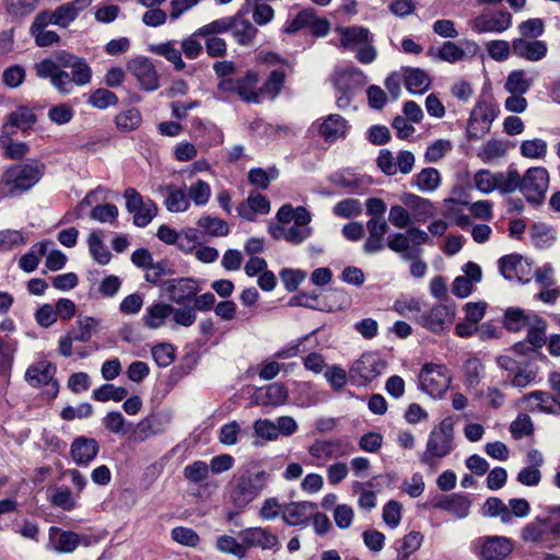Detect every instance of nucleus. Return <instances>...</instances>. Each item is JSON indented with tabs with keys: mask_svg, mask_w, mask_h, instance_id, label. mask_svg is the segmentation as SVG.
<instances>
[{
	"mask_svg": "<svg viewBox=\"0 0 560 560\" xmlns=\"http://www.w3.org/2000/svg\"><path fill=\"white\" fill-rule=\"evenodd\" d=\"M453 318L454 312L451 307L435 304L429 311L422 312L421 316H418V324L434 334H440L448 327Z\"/></svg>",
	"mask_w": 560,
	"mask_h": 560,
	"instance_id": "obj_13",
	"label": "nucleus"
},
{
	"mask_svg": "<svg viewBox=\"0 0 560 560\" xmlns=\"http://www.w3.org/2000/svg\"><path fill=\"white\" fill-rule=\"evenodd\" d=\"M91 3L92 0H73L58 7L54 10L57 25L67 27L78 18L79 13L89 8Z\"/></svg>",
	"mask_w": 560,
	"mask_h": 560,
	"instance_id": "obj_30",
	"label": "nucleus"
},
{
	"mask_svg": "<svg viewBox=\"0 0 560 560\" xmlns=\"http://www.w3.org/2000/svg\"><path fill=\"white\" fill-rule=\"evenodd\" d=\"M89 103L98 109H105L118 103V97L115 93L106 89H97L91 93Z\"/></svg>",
	"mask_w": 560,
	"mask_h": 560,
	"instance_id": "obj_61",
	"label": "nucleus"
},
{
	"mask_svg": "<svg viewBox=\"0 0 560 560\" xmlns=\"http://www.w3.org/2000/svg\"><path fill=\"white\" fill-rule=\"evenodd\" d=\"M329 182L349 192H359L363 186V179L350 172H336L329 176Z\"/></svg>",
	"mask_w": 560,
	"mask_h": 560,
	"instance_id": "obj_43",
	"label": "nucleus"
},
{
	"mask_svg": "<svg viewBox=\"0 0 560 560\" xmlns=\"http://www.w3.org/2000/svg\"><path fill=\"white\" fill-rule=\"evenodd\" d=\"M388 229L389 226L386 220H369L366 222L369 236L363 246L366 254H375L385 247L384 235L387 233Z\"/></svg>",
	"mask_w": 560,
	"mask_h": 560,
	"instance_id": "obj_25",
	"label": "nucleus"
},
{
	"mask_svg": "<svg viewBox=\"0 0 560 560\" xmlns=\"http://www.w3.org/2000/svg\"><path fill=\"white\" fill-rule=\"evenodd\" d=\"M46 165L38 160L8 167L0 177V198L21 197L33 189L43 178Z\"/></svg>",
	"mask_w": 560,
	"mask_h": 560,
	"instance_id": "obj_1",
	"label": "nucleus"
},
{
	"mask_svg": "<svg viewBox=\"0 0 560 560\" xmlns=\"http://www.w3.org/2000/svg\"><path fill=\"white\" fill-rule=\"evenodd\" d=\"M172 312V305L158 303L148 307L147 313L142 319L147 327L156 329L164 324L165 318H167Z\"/></svg>",
	"mask_w": 560,
	"mask_h": 560,
	"instance_id": "obj_38",
	"label": "nucleus"
},
{
	"mask_svg": "<svg viewBox=\"0 0 560 560\" xmlns=\"http://www.w3.org/2000/svg\"><path fill=\"white\" fill-rule=\"evenodd\" d=\"M317 130L325 141L334 142L346 136L348 122L340 115L330 114L320 124H318Z\"/></svg>",
	"mask_w": 560,
	"mask_h": 560,
	"instance_id": "obj_26",
	"label": "nucleus"
},
{
	"mask_svg": "<svg viewBox=\"0 0 560 560\" xmlns=\"http://www.w3.org/2000/svg\"><path fill=\"white\" fill-rule=\"evenodd\" d=\"M481 560H504L513 550L512 540L503 536H489L479 539Z\"/></svg>",
	"mask_w": 560,
	"mask_h": 560,
	"instance_id": "obj_14",
	"label": "nucleus"
},
{
	"mask_svg": "<svg viewBox=\"0 0 560 560\" xmlns=\"http://www.w3.org/2000/svg\"><path fill=\"white\" fill-rule=\"evenodd\" d=\"M385 366V361L377 353H364L349 369V382L355 386H364L381 375Z\"/></svg>",
	"mask_w": 560,
	"mask_h": 560,
	"instance_id": "obj_6",
	"label": "nucleus"
},
{
	"mask_svg": "<svg viewBox=\"0 0 560 560\" xmlns=\"http://www.w3.org/2000/svg\"><path fill=\"white\" fill-rule=\"evenodd\" d=\"M268 474L264 470L252 472L246 470L234 477L231 499L236 506L243 508L250 503L265 488Z\"/></svg>",
	"mask_w": 560,
	"mask_h": 560,
	"instance_id": "obj_3",
	"label": "nucleus"
},
{
	"mask_svg": "<svg viewBox=\"0 0 560 560\" xmlns=\"http://www.w3.org/2000/svg\"><path fill=\"white\" fill-rule=\"evenodd\" d=\"M546 328V320L538 315H533L532 323L527 327V341L535 348H541L547 341Z\"/></svg>",
	"mask_w": 560,
	"mask_h": 560,
	"instance_id": "obj_41",
	"label": "nucleus"
},
{
	"mask_svg": "<svg viewBox=\"0 0 560 560\" xmlns=\"http://www.w3.org/2000/svg\"><path fill=\"white\" fill-rule=\"evenodd\" d=\"M151 51L159 56H163L167 61L173 63L176 71L184 70L186 66L182 58V51L178 50L172 42L152 46Z\"/></svg>",
	"mask_w": 560,
	"mask_h": 560,
	"instance_id": "obj_42",
	"label": "nucleus"
},
{
	"mask_svg": "<svg viewBox=\"0 0 560 560\" xmlns=\"http://www.w3.org/2000/svg\"><path fill=\"white\" fill-rule=\"evenodd\" d=\"M98 320L91 316L79 317L75 327L69 330L73 339L79 342H88L97 332Z\"/></svg>",
	"mask_w": 560,
	"mask_h": 560,
	"instance_id": "obj_36",
	"label": "nucleus"
},
{
	"mask_svg": "<svg viewBox=\"0 0 560 560\" xmlns=\"http://www.w3.org/2000/svg\"><path fill=\"white\" fill-rule=\"evenodd\" d=\"M520 150L524 158L544 159L547 154V142L542 139L525 140Z\"/></svg>",
	"mask_w": 560,
	"mask_h": 560,
	"instance_id": "obj_60",
	"label": "nucleus"
},
{
	"mask_svg": "<svg viewBox=\"0 0 560 560\" xmlns=\"http://www.w3.org/2000/svg\"><path fill=\"white\" fill-rule=\"evenodd\" d=\"M258 74L253 71H247L242 78H225L218 84V91L222 94L238 95L241 100L246 103H258L259 92L256 89L258 83Z\"/></svg>",
	"mask_w": 560,
	"mask_h": 560,
	"instance_id": "obj_7",
	"label": "nucleus"
},
{
	"mask_svg": "<svg viewBox=\"0 0 560 560\" xmlns=\"http://www.w3.org/2000/svg\"><path fill=\"white\" fill-rule=\"evenodd\" d=\"M512 52L518 58L535 62L547 56L548 47L544 40L515 38L512 40Z\"/></svg>",
	"mask_w": 560,
	"mask_h": 560,
	"instance_id": "obj_18",
	"label": "nucleus"
},
{
	"mask_svg": "<svg viewBox=\"0 0 560 560\" xmlns=\"http://www.w3.org/2000/svg\"><path fill=\"white\" fill-rule=\"evenodd\" d=\"M420 387L434 398H441L448 389L452 376L444 364L427 363L419 374Z\"/></svg>",
	"mask_w": 560,
	"mask_h": 560,
	"instance_id": "obj_5",
	"label": "nucleus"
},
{
	"mask_svg": "<svg viewBox=\"0 0 560 560\" xmlns=\"http://www.w3.org/2000/svg\"><path fill=\"white\" fill-rule=\"evenodd\" d=\"M423 535L420 532L412 530L405 535L400 540V546L397 548V552L399 555L410 557L421 547Z\"/></svg>",
	"mask_w": 560,
	"mask_h": 560,
	"instance_id": "obj_62",
	"label": "nucleus"
},
{
	"mask_svg": "<svg viewBox=\"0 0 560 560\" xmlns=\"http://www.w3.org/2000/svg\"><path fill=\"white\" fill-rule=\"evenodd\" d=\"M432 506L454 514L457 518H464L469 513V500L459 493L441 495L433 500Z\"/></svg>",
	"mask_w": 560,
	"mask_h": 560,
	"instance_id": "obj_21",
	"label": "nucleus"
},
{
	"mask_svg": "<svg viewBox=\"0 0 560 560\" xmlns=\"http://www.w3.org/2000/svg\"><path fill=\"white\" fill-rule=\"evenodd\" d=\"M341 447L342 443L339 440H316L308 447V453L320 464H324L334 458L345 456L347 453Z\"/></svg>",
	"mask_w": 560,
	"mask_h": 560,
	"instance_id": "obj_22",
	"label": "nucleus"
},
{
	"mask_svg": "<svg viewBox=\"0 0 560 560\" xmlns=\"http://www.w3.org/2000/svg\"><path fill=\"white\" fill-rule=\"evenodd\" d=\"M537 369L535 364L523 361L521 366L510 376L511 384L517 388H524L535 381Z\"/></svg>",
	"mask_w": 560,
	"mask_h": 560,
	"instance_id": "obj_44",
	"label": "nucleus"
},
{
	"mask_svg": "<svg viewBox=\"0 0 560 560\" xmlns=\"http://www.w3.org/2000/svg\"><path fill=\"white\" fill-rule=\"evenodd\" d=\"M534 314H527L518 307H509L504 313L503 324L509 331L517 332L528 327Z\"/></svg>",
	"mask_w": 560,
	"mask_h": 560,
	"instance_id": "obj_35",
	"label": "nucleus"
},
{
	"mask_svg": "<svg viewBox=\"0 0 560 560\" xmlns=\"http://www.w3.org/2000/svg\"><path fill=\"white\" fill-rule=\"evenodd\" d=\"M400 200L410 210L413 224L425 223L435 215V207L428 199L407 192L401 196Z\"/></svg>",
	"mask_w": 560,
	"mask_h": 560,
	"instance_id": "obj_17",
	"label": "nucleus"
},
{
	"mask_svg": "<svg viewBox=\"0 0 560 560\" xmlns=\"http://www.w3.org/2000/svg\"><path fill=\"white\" fill-rule=\"evenodd\" d=\"M232 23L230 32L235 42L242 46H252L258 30L240 13L232 16Z\"/></svg>",
	"mask_w": 560,
	"mask_h": 560,
	"instance_id": "obj_28",
	"label": "nucleus"
},
{
	"mask_svg": "<svg viewBox=\"0 0 560 560\" xmlns=\"http://www.w3.org/2000/svg\"><path fill=\"white\" fill-rule=\"evenodd\" d=\"M88 242L90 253L98 264L106 265L110 261L112 254L96 232L90 234Z\"/></svg>",
	"mask_w": 560,
	"mask_h": 560,
	"instance_id": "obj_53",
	"label": "nucleus"
},
{
	"mask_svg": "<svg viewBox=\"0 0 560 560\" xmlns=\"http://www.w3.org/2000/svg\"><path fill=\"white\" fill-rule=\"evenodd\" d=\"M388 221L393 226L399 230L408 229L413 225L410 210L399 205L392 206L388 213Z\"/></svg>",
	"mask_w": 560,
	"mask_h": 560,
	"instance_id": "obj_54",
	"label": "nucleus"
},
{
	"mask_svg": "<svg viewBox=\"0 0 560 560\" xmlns=\"http://www.w3.org/2000/svg\"><path fill=\"white\" fill-rule=\"evenodd\" d=\"M454 425V418L446 417L431 430L425 450L419 458L421 464L436 468L440 462L455 450Z\"/></svg>",
	"mask_w": 560,
	"mask_h": 560,
	"instance_id": "obj_2",
	"label": "nucleus"
},
{
	"mask_svg": "<svg viewBox=\"0 0 560 560\" xmlns=\"http://www.w3.org/2000/svg\"><path fill=\"white\" fill-rule=\"evenodd\" d=\"M312 214L305 207H298L295 222L288 226L287 242L292 245H300L308 240L313 234V228L310 226Z\"/></svg>",
	"mask_w": 560,
	"mask_h": 560,
	"instance_id": "obj_16",
	"label": "nucleus"
},
{
	"mask_svg": "<svg viewBox=\"0 0 560 560\" xmlns=\"http://www.w3.org/2000/svg\"><path fill=\"white\" fill-rule=\"evenodd\" d=\"M533 81L524 70H513L506 78L505 90L511 94H525L532 88Z\"/></svg>",
	"mask_w": 560,
	"mask_h": 560,
	"instance_id": "obj_39",
	"label": "nucleus"
},
{
	"mask_svg": "<svg viewBox=\"0 0 560 560\" xmlns=\"http://www.w3.org/2000/svg\"><path fill=\"white\" fill-rule=\"evenodd\" d=\"M521 174L514 167L497 173V190L502 195L520 191Z\"/></svg>",
	"mask_w": 560,
	"mask_h": 560,
	"instance_id": "obj_37",
	"label": "nucleus"
},
{
	"mask_svg": "<svg viewBox=\"0 0 560 560\" xmlns=\"http://www.w3.org/2000/svg\"><path fill=\"white\" fill-rule=\"evenodd\" d=\"M486 49L491 59L502 62L509 59L512 44L503 39H493L486 44Z\"/></svg>",
	"mask_w": 560,
	"mask_h": 560,
	"instance_id": "obj_59",
	"label": "nucleus"
},
{
	"mask_svg": "<svg viewBox=\"0 0 560 560\" xmlns=\"http://www.w3.org/2000/svg\"><path fill=\"white\" fill-rule=\"evenodd\" d=\"M387 247L396 254H399L401 259H412L417 254H422V249L410 246V238L408 230L406 233H392L387 237Z\"/></svg>",
	"mask_w": 560,
	"mask_h": 560,
	"instance_id": "obj_31",
	"label": "nucleus"
},
{
	"mask_svg": "<svg viewBox=\"0 0 560 560\" xmlns=\"http://www.w3.org/2000/svg\"><path fill=\"white\" fill-rule=\"evenodd\" d=\"M332 213L339 218L351 219L362 213V206L358 199H343L334 206Z\"/></svg>",
	"mask_w": 560,
	"mask_h": 560,
	"instance_id": "obj_56",
	"label": "nucleus"
},
{
	"mask_svg": "<svg viewBox=\"0 0 560 560\" xmlns=\"http://www.w3.org/2000/svg\"><path fill=\"white\" fill-rule=\"evenodd\" d=\"M270 211V201L258 191H252L246 201L237 207V213L247 221H254L257 214H267Z\"/></svg>",
	"mask_w": 560,
	"mask_h": 560,
	"instance_id": "obj_20",
	"label": "nucleus"
},
{
	"mask_svg": "<svg viewBox=\"0 0 560 560\" xmlns=\"http://www.w3.org/2000/svg\"><path fill=\"white\" fill-rule=\"evenodd\" d=\"M128 395V390L121 386H115L114 384H104L93 390L92 397L97 401H121Z\"/></svg>",
	"mask_w": 560,
	"mask_h": 560,
	"instance_id": "obj_47",
	"label": "nucleus"
},
{
	"mask_svg": "<svg viewBox=\"0 0 560 560\" xmlns=\"http://www.w3.org/2000/svg\"><path fill=\"white\" fill-rule=\"evenodd\" d=\"M45 252L46 245L43 243L32 246V248L20 258L19 265L21 269L26 272L34 271L39 264V257L45 255Z\"/></svg>",
	"mask_w": 560,
	"mask_h": 560,
	"instance_id": "obj_58",
	"label": "nucleus"
},
{
	"mask_svg": "<svg viewBox=\"0 0 560 560\" xmlns=\"http://www.w3.org/2000/svg\"><path fill=\"white\" fill-rule=\"evenodd\" d=\"M164 189L167 192L164 205L170 212H184L188 210L190 200L184 188H178L175 185H167Z\"/></svg>",
	"mask_w": 560,
	"mask_h": 560,
	"instance_id": "obj_33",
	"label": "nucleus"
},
{
	"mask_svg": "<svg viewBox=\"0 0 560 560\" xmlns=\"http://www.w3.org/2000/svg\"><path fill=\"white\" fill-rule=\"evenodd\" d=\"M49 540L54 550L65 553L74 551L80 544L79 535L77 533L61 530L58 527L50 528Z\"/></svg>",
	"mask_w": 560,
	"mask_h": 560,
	"instance_id": "obj_29",
	"label": "nucleus"
},
{
	"mask_svg": "<svg viewBox=\"0 0 560 560\" xmlns=\"http://www.w3.org/2000/svg\"><path fill=\"white\" fill-rule=\"evenodd\" d=\"M512 14L506 10L485 11L467 22L477 34L503 33L512 25Z\"/></svg>",
	"mask_w": 560,
	"mask_h": 560,
	"instance_id": "obj_8",
	"label": "nucleus"
},
{
	"mask_svg": "<svg viewBox=\"0 0 560 560\" xmlns=\"http://www.w3.org/2000/svg\"><path fill=\"white\" fill-rule=\"evenodd\" d=\"M100 445L95 439L78 436L71 444V457L75 464L88 466L97 455Z\"/></svg>",
	"mask_w": 560,
	"mask_h": 560,
	"instance_id": "obj_19",
	"label": "nucleus"
},
{
	"mask_svg": "<svg viewBox=\"0 0 560 560\" xmlns=\"http://www.w3.org/2000/svg\"><path fill=\"white\" fill-rule=\"evenodd\" d=\"M536 521L546 527L549 535L560 539V505L548 508L536 517Z\"/></svg>",
	"mask_w": 560,
	"mask_h": 560,
	"instance_id": "obj_40",
	"label": "nucleus"
},
{
	"mask_svg": "<svg viewBox=\"0 0 560 560\" xmlns=\"http://www.w3.org/2000/svg\"><path fill=\"white\" fill-rule=\"evenodd\" d=\"M415 185L421 191L435 190L441 182L440 172L433 167L423 168L413 179Z\"/></svg>",
	"mask_w": 560,
	"mask_h": 560,
	"instance_id": "obj_46",
	"label": "nucleus"
},
{
	"mask_svg": "<svg viewBox=\"0 0 560 560\" xmlns=\"http://www.w3.org/2000/svg\"><path fill=\"white\" fill-rule=\"evenodd\" d=\"M520 183V192L527 202L540 206L549 187V173L542 166L529 167L524 175H521Z\"/></svg>",
	"mask_w": 560,
	"mask_h": 560,
	"instance_id": "obj_4",
	"label": "nucleus"
},
{
	"mask_svg": "<svg viewBox=\"0 0 560 560\" xmlns=\"http://www.w3.org/2000/svg\"><path fill=\"white\" fill-rule=\"evenodd\" d=\"M522 267V256L517 254L506 255L499 259L500 272L508 280L518 279L522 281V278L520 277V270Z\"/></svg>",
	"mask_w": 560,
	"mask_h": 560,
	"instance_id": "obj_45",
	"label": "nucleus"
},
{
	"mask_svg": "<svg viewBox=\"0 0 560 560\" xmlns=\"http://www.w3.org/2000/svg\"><path fill=\"white\" fill-rule=\"evenodd\" d=\"M285 81V73L282 70H272L265 81L262 88L258 90L259 96L267 94L270 98H276L283 89Z\"/></svg>",
	"mask_w": 560,
	"mask_h": 560,
	"instance_id": "obj_48",
	"label": "nucleus"
},
{
	"mask_svg": "<svg viewBox=\"0 0 560 560\" xmlns=\"http://www.w3.org/2000/svg\"><path fill=\"white\" fill-rule=\"evenodd\" d=\"M142 116L139 109L137 108L124 110L119 113L115 118L117 128L124 132L137 129L140 126Z\"/></svg>",
	"mask_w": 560,
	"mask_h": 560,
	"instance_id": "obj_49",
	"label": "nucleus"
},
{
	"mask_svg": "<svg viewBox=\"0 0 560 560\" xmlns=\"http://www.w3.org/2000/svg\"><path fill=\"white\" fill-rule=\"evenodd\" d=\"M340 34V47L345 49H357L366 43L372 42L370 31L363 26L338 27Z\"/></svg>",
	"mask_w": 560,
	"mask_h": 560,
	"instance_id": "obj_27",
	"label": "nucleus"
},
{
	"mask_svg": "<svg viewBox=\"0 0 560 560\" xmlns=\"http://www.w3.org/2000/svg\"><path fill=\"white\" fill-rule=\"evenodd\" d=\"M197 224L206 230L210 236H225L230 232L229 225L224 220L210 215H202L197 221Z\"/></svg>",
	"mask_w": 560,
	"mask_h": 560,
	"instance_id": "obj_50",
	"label": "nucleus"
},
{
	"mask_svg": "<svg viewBox=\"0 0 560 560\" xmlns=\"http://www.w3.org/2000/svg\"><path fill=\"white\" fill-rule=\"evenodd\" d=\"M240 538L247 547H259L261 549H272L278 544L277 536L261 527L245 528L240 532Z\"/></svg>",
	"mask_w": 560,
	"mask_h": 560,
	"instance_id": "obj_23",
	"label": "nucleus"
},
{
	"mask_svg": "<svg viewBox=\"0 0 560 560\" xmlns=\"http://www.w3.org/2000/svg\"><path fill=\"white\" fill-rule=\"evenodd\" d=\"M49 59L56 66L57 70L71 69V73L74 74L75 84L78 86H83L91 82L92 69L83 58L61 50Z\"/></svg>",
	"mask_w": 560,
	"mask_h": 560,
	"instance_id": "obj_10",
	"label": "nucleus"
},
{
	"mask_svg": "<svg viewBox=\"0 0 560 560\" xmlns=\"http://www.w3.org/2000/svg\"><path fill=\"white\" fill-rule=\"evenodd\" d=\"M211 196V188L208 183L198 179L188 189V198L191 199L196 206L206 205Z\"/></svg>",
	"mask_w": 560,
	"mask_h": 560,
	"instance_id": "obj_64",
	"label": "nucleus"
},
{
	"mask_svg": "<svg viewBox=\"0 0 560 560\" xmlns=\"http://www.w3.org/2000/svg\"><path fill=\"white\" fill-rule=\"evenodd\" d=\"M161 291L171 302L180 305L192 300L200 291V287L192 278H177L163 281Z\"/></svg>",
	"mask_w": 560,
	"mask_h": 560,
	"instance_id": "obj_11",
	"label": "nucleus"
},
{
	"mask_svg": "<svg viewBox=\"0 0 560 560\" xmlns=\"http://www.w3.org/2000/svg\"><path fill=\"white\" fill-rule=\"evenodd\" d=\"M55 374V366L46 361L31 365L25 373L26 381L32 386L49 384Z\"/></svg>",
	"mask_w": 560,
	"mask_h": 560,
	"instance_id": "obj_32",
	"label": "nucleus"
},
{
	"mask_svg": "<svg viewBox=\"0 0 560 560\" xmlns=\"http://www.w3.org/2000/svg\"><path fill=\"white\" fill-rule=\"evenodd\" d=\"M127 69L137 79L140 86L148 92L159 89V74L154 65L145 57H136L128 61Z\"/></svg>",
	"mask_w": 560,
	"mask_h": 560,
	"instance_id": "obj_12",
	"label": "nucleus"
},
{
	"mask_svg": "<svg viewBox=\"0 0 560 560\" xmlns=\"http://www.w3.org/2000/svg\"><path fill=\"white\" fill-rule=\"evenodd\" d=\"M498 113L499 108L492 102L486 100L479 101L471 110L470 118L468 121L469 137L478 138L477 132L474 131L477 130V125L479 122L482 124L481 129L483 131H488L490 129V125L495 119Z\"/></svg>",
	"mask_w": 560,
	"mask_h": 560,
	"instance_id": "obj_15",
	"label": "nucleus"
},
{
	"mask_svg": "<svg viewBox=\"0 0 560 560\" xmlns=\"http://www.w3.org/2000/svg\"><path fill=\"white\" fill-rule=\"evenodd\" d=\"M36 75L40 79H49L50 84L63 95H68L73 91L75 84L74 74L68 71L57 70L50 59H43L34 66Z\"/></svg>",
	"mask_w": 560,
	"mask_h": 560,
	"instance_id": "obj_9",
	"label": "nucleus"
},
{
	"mask_svg": "<svg viewBox=\"0 0 560 560\" xmlns=\"http://www.w3.org/2000/svg\"><path fill=\"white\" fill-rule=\"evenodd\" d=\"M483 511L488 516H499L502 523L511 522V512L509 506L499 498H489L483 504Z\"/></svg>",
	"mask_w": 560,
	"mask_h": 560,
	"instance_id": "obj_55",
	"label": "nucleus"
},
{
	"mask_svg": "<svg viewBox=\"0 0 560 560\" xmlns=\"http://www.w3.org/2000/svg\"><path fill=\"white\" fill-rule=\"evenodd\" d=\"M131 213L133 214V224L139 228H144L156 215L158 207L154 201L147 199V201L142 203L141 207L137 208V210L132 211Z\"/></svg>",
	"mask_w": 560,
	"mask_h": 560,
	"instance_id": "obj_57",
	"label": "nucleus"
},
{
	"mask_svg": "<svg viewBox=\"0 0 560 560\" xmlns=\"http://www.w3.org/2000/svg\"><path fill=\"white\" fill-rule=\"evenodd\" d=\"M394 310L404 317L418 323V316H421V302L418 299H401L394 303Z\"/></svg>",
	"mask_w": 560,
	"mask_h": 560,
	"instance_id": "obj_51",
	"label": "nucleus"
},
{
	"mask_svg": "<svg viewBox=\"0 0 560 560\" xmlns=\"http://www.w3.org/2000/svg\"><path fill=\"white\" fill-rule=\"evenodd\" d=\"M16 128L22 131L31 129L36 122V115L27 107L21 106L10 113L8 118Z\"/></svg>",
	"mask_w": 560,
	"mask_h": 560,
	"instance_id": "obj_52",
	"label": "nucleus"
},
{
	"mask_svg": "<svg viewBox=\"0 0 560 560\" xmlns=\"http://www.w3.org/2000/svg\"><path fill=\"white\" fill-rule=\"evenodd\" d=\"M316 505L304 501V502H292L283 506L282 521L289 526H298L305 524Z\"/></svg>",
	"mask_w": 560,
	"mask_h": 560,
	"instance_id": "obj_24",
	"label": "nucleus"
},
{
	"mask_svg": "<svg viewBox=\"0 0 560 560\" xmlns=\"http://www.w3.org/2000/svg\"><path fill=\"white\" fill-rule=\"evenodd\" d=\"M217 548L224 553H231L240 559L246 555V549L234 537L222 535L217 540Z\"/></svg>",
	"mask_w": 560,
	"mask_h": 560,
	"instance_id": "obj_63",
	"label": "nucleus"
},
{
	"mask_svg": "<svg viewBox=\"0 0 560 560\" xmlns=\"http://www.w3.org/2000/svg\"><path fill=\"white\" fill-rule=\"evenodd\" d=\"M431 84L430 77L421 69L411 68L405 72V86L412 94L424 93Z\"/></svg>",
	"mask_w": 560,
	"mask_h": 560,
	"instance_id": "obj_34",
	"label": "nucleus"
}]
</instances>
